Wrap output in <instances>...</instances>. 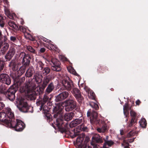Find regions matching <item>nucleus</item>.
<instances>
[{
  "label": "nucleus",
  "mask_w": 148,
  "mask_h": 148,
  "mask_svg": "<svg viewBox=\"0 0 148 148\" xmlns=\"http://www.w3.org/2000/svg\"><path fill=\"white\" fill-rule=\"evenodd\" d=\"M9 45L7 43H5L3 45V47L1 49V51L3 54L7 51L9 48Z\"/></svg>",
  "instance_id": "nucleus-25"
},
{
  "label": "nucleus",
  "mask_w": 148,
  "mask_h": 148,
  "mask_svg": "<svg viewBox=\"0 0 148 148\" xmlns=\"http://www.w3.org/2000/svg\"><path fill=\"white\" fill-rule=\"evenodd\" d=\"M3 19V17L0 14V26L1 27H3L4 25Z\"/></svg>",
  "instance_id": "nucleus-40"
},
{
  "label": "nucleus",
  "mask_w": 148,
  "mask_h": 148,
  "mask_svg": "<svg viewBox=\"0 0 148 148\" xmlns=\"http://www.w3.org/2000/svg\"><path fill=\"white\" fill-rule=\"evenodd\" d=\"M74 132L75 134L72 136V138H74L76 137L77 135H79L76 139V142L78 146H81L84 139L85 136L84 134H82L79 135L78 133L75 134V132Z\"/></svg>",
  "instance_id": "nucleus-12"
},
{
  "label": "nucleus",
  "mask_w": 148,
  "mask_h": 148,
  "mask_svg": "<svg viewBox=\"0 0 148 148\" xmlns=\"http://www.w3.org/2000/svg\"><path fill=\"white\" fill-rule=\"evenodd\" d=\"M51 61L50 62L49 60H47V62L52 65L51 66L52 69L55 71H59L61 70L60 63L59 61L56 59H51Z\"/></svg>",
  "instance_id": "nucleus-5"
},
{
  "label": "nucleus",
  "mask_w": 148,
  "mask_h": 148,
  "mask_svg": "<svg viewBox=\"0 0 148 148\" xmlns=\"http://www.w3.org/2000/svg\"><path fill=\"white\" fill-rule=\"evenodd\" d=\"M74 115V114L73 112L67 113L64 115V118L65 121H69L72 119Z\"/></svg>",
  "instance_id": "nucleus-19"
},
{
  "label": "nucleus",
  "mask_w": 148,
  "mask_h": 148,
  "mask_svg": "<svg viewBox=\"0 0 148 148\" xmlns=\"http://www.w3.org/2000/svg\"><path fill=\"white\" fill-rule=\"evenodd\" d=\"M136 134V132L135 131H132L130 132L127 134V136L130 137L133 136Z\"/></svg>",
  "instance_id": "nucleus-39"
},
{
  "label": "nucleus",
  "mask_w": 148,
  "mask_h": 148,
  "mask_svg": "<svg viewBox=\"0 0 148 148\" xmlns=\"http://www.w3.org/2000/svg\"><path fill=\"white\" fill-rule=\"evenodd\" d=\"M50 70L49 68L47 67L44 69L43 73L44 74H45V75H47L50 72Z\"/></svg>",
  "instance_id": "nucleus-37"
},
{
  "label": "nucleus",
  "mask_w": 148,
  "mask_h": 148,
  "mask_svg": "<svg viewBox=\"0 0 148 148\" xmlns=\"http://www.w3.org/2000/svg\"><path fill=\"white\" fill-rule=\"evenodd\" d=\"M45 51V49L44 48H42L40 49V51L41 53H43Z\"/></svg>",
  "instance_id": "nucleus-51"
},
{
  "label": "nucleus",
  "mask_w": 148,
  "mask_h": 148,
  "mask_svg": "<svg viewBox=\"0 0 148 148\" xmlns=\"http://www.w3.org/2000/svg\"><path fill=\"white\" fill-rule=\"evenodd\" d=\"M50 46V48H49V49L51 50H52V49H54V47H55L54 45L52 44H51L49 45Z\"/></svg>",
  "instance_id": "nucleus-49"
},
{
  "label": "nucleus",
  "mask_w": 148,
  "mask_h": 148,
  "mask_svg": "<svg viewBox=\"0 0 148 148\" xmlns=\"http://www.w3.org/2000/svg\"><path fill=\"white\" fill-rule=\"evenodd\" d=\"M3 40H4V41H5V42L7 41V37H6V36H4Z\"/></svg>",
  "instance_id": "nucleus-55"
},
{
  "label": "nucleus",
  "mask_w": 148,
  "mask_h": 148,
  "mask_svg": "<svg viewBox=\"0 0 148 148\" xmlns=\"http://www.w3.org/2000/svg\"><path fill=\"white\" fill-rule=\"evenodd\" d=\"M120 134L121 135L123 134V130H121L120 131Z\"/></svg>",
  "instance_id": "nucleus-60"
},
{
  "label": "nucleus",
  "mask_w": 148,
  "mask_h": 148,
  "mask_svg": "<svg viewBox=\"0 0 148 148\" xmlns=\"http://www.w3.org/2000/svg\"><path fill=\"white\" fill-rule=\"evenodd\" d=\"M90 106L92 108L95 110H98L99 109V106L97 103L95 102H90Z\"/></svg>",
  "instance_id": "nucleus-31"
},
{
  "label": "nucleus",
  "mask_w": 148,
  "mask_h": 148,
  "mask_svg": "<svg viewBox=\"0 0 148 148\" xmlns=\"http://www.w3.org/2000/svg\"><path fill=\"white\" fill-rule=\"evenodd\" d=\"M88 97L90 99H95V94L92 91L88 90Z\"/></svg>",
  "instance_id": "nucleus-29"
},
{
  "label": "nucleus",
  "mask_w": 148,
  "mask_h": 148,
  "mask_svg": "<svg viewBox=\"0 0 148 148\" xmlns=\"http://www.w3.org/2000/svg\"><path fill=\"white\" fill-rule=\"evenodd\" d=\"M95 145L94 143L91 142V144L86 145L82 146L83 148H93Z\"/></svg>",
  "instance_id": "nucleus-34"
},
{
  "label": "nucleus",
  "mask_w": 148,
  "mask_h": 148,
  "mask_svg": "<svg viewBox=\"0 0 148 148\" xmlns=\"http://www.w3.org/2000/svg\"><path fill=\"white\" fill-rule=\"evenodd\" d=\"M90 111H88L87 112V116L88 117L89 116H90Z\"/></svg>",
  "instance_id": "nucleus-54"
},
{
  "label": "nucleus",
  "mask_w": 148,
  "mask_h": 148,
  "mask_svg": "<svg viewBox=\"0 0 148 148\" xmlns=\"http://www.w3.org/2000/svg\"><path fill=\"white\" fill-rule=\"evenodd\" d=\"M136 120L134 118H132L130 122L127 124V127L129 128L132 127L136 123Z\"/></svg>",
  "instance_id": "nucleus-28"
},
{
  "label": "nucleus",
  "mask_w": 148,
  "mask_h": 148,
  "mask_svg": "<svg viewBox=\"0 0 148 148\" xmlns=\"http://www.w3.org/2000/svg\"><path fill=\"white\" fill-rule=\"evenodd\" d=\"M73 94L79 102L83 100V98L81 96L79 90L77 88H74L73 89Z\"/></svg>",
  "instance_id": "nucleus-14"
},
{
  "label": "nucleus",
  "mask_w": 148,
  "mask_h": 148,
  "mask_svg": "<svg viewBox=\"0 0 148 148\" xmlns=\"http://www.w3.org/2000/svg\"><path fill=\"white\" fill-rule=\"evenodd\" d=\"M62 87L60 89V90H62Z\"/></svg>",
  "instance_id": "nucleus-64"
},
{
  "label": "nucleus",
  "mask_w": 148,
  "mask_h": 148,
  "mask_svg": "<svg viewBox=\"0 0 148 148\" xmlns=\"http://www.w3.org/2000/svg\"><path fill=\"white\" fill-rule=\"evenodd\" d=\"M4 106L5 105L3 102H0V110H2Z\"/></svg>",
  "instance_id": "nucleus-47"
},
{
  "label": "nucleus",
  "mask_w": 148,
  "mask_h": 148,
  "mask_svg": "<svg viewBox=\"0 0 148 148\" xmlns=\"http://www.w3.org/2000/svg\"><path fill=\"white\" fill-rule=\"evenodd\" d=\"M49 79L47 78H45L44 81L43 83V85L46 86L47 84L49 82Z\"/></svg>",
  "instance_id": "nucleus-44"
},
{
  "label": "nucleus",
  "mask_w": 148,
  "mask_h": 148,
  "mask_svg": "<svg viewBox=\"0 0 148 148\" xmlns=\"http://www.w3.org/2000/svg\"><path fill=\"white\" fill-rule=\"evenodd\" d=\"M30 62V56L29 55H26L22 60V62L25 65H27L29 64Z\"/></svg>",
  "instance_id": "nucleus-20"
},
{
  "label": "nucleus",
  "mask_w": 148,
  "mask_h": 148,
  "mask_svg": "<svg viewBox=\"0 0 148 148\" xmlns=\"http://www.w3.org/2000/svg\"><path fill=\"white\" fill-rule=\"evenodd\" d=\"M10 39L11 40L14 41L16 40V38L15 37L13 36H11L10 37Z\"/></svg>",
  "instance_id": "nucleus-50"
},
{
  "label": "nucleus",
  "mask_w": 148,
  "mask_h": 148,
  "mask_svg": "<svg viewBox=\"0 0 148 148\" xmlns=\"http://www.w3.org/2000/svg\"><path fill=\"white\" fill-rule=\"evenodd\" d=\"M5 14L10 19H13L14 17L15 16L14 13L11 14L10 11L7 8L5 9Z\"/></svg>",
  "instance_id": "nucleus-22"
},
{
  "label": "nucleus",
  "mask_w": 148,
  "mask_h": 148,
  "mask_svg": "<svg viewBox=\"0 0 148 148\" xmlns=\"http://www.w3.org/2000/svg\"><path fill=\"white\" fill-rule=\"evenodd\" d=\"M15 53V49L14 48L10 49L5 56V58L8 60H10L13 56Z\"/></svg>",
  "instance_id": "nucleus-17"
},
{
  "label": "nucleus",
  "mask_w": 148,
  "mask_h": 148,
  "mask_svg": "<svg viewBox=\"0 0 148 148\" xmlns=\"http://www.w3.org/2000/svg\"><path fill=\"white\" fill-rule=\"evenodd\" d=\"M45 102H36V104L38 106L40 105V110H41Z\"/></svg>",
  "instance_id": "nucleus-41"
},
{
  "label": "nucleus",
  "mask_w": 148,
  "mask_h": 148,
  "mask_svg": "<svg viewBox=\"0 0 148 148\" xmlns=\"http://www.w3.org/2000/svg\"><path fill=\"white\" fill-rule=\"evenodd\" d=\"M133 141V140L132 139H128L127 141L125 140H124L123 143L122 144V145L124 146V148H129V144L128 143H132Z\"/></svg>",
  "instance_id": "nucleus-23"
},
{
  "label": "nucleus",
  "mask_w": 148,
  "mask_h": 148,
  "mask_svg": "<svg viewBox=\"0 0 148 148\" xmlns=\"http://www.w3.org/2000/svg\"><path fill=\"white\" fill-rule=\"evenodd\" d=\"M15 104L19 110L24 112H28L30 107L27 102H16Z\"/></svg>",
  "instance_id": "nucleus-7"
},
{
  "label": "nucleus",
  "mask_w": 148,
  "mask_h": 148,
  "mask_svg": "<svg viewBox=\"0 0 148 148\" xmlns=\"http://www.w3.org/2000/svg\"><path fill=\"white\" fill-rule=\"evenodd\" d=\"M92 138V143H102L103 142L101 136H99V135L97 134H95L94 135Z\"/></svg>",
  "instance_id": "nucleus-15"
},
{
  "label": "nucleus",
  "mask_w": 148,
  "mask_h": 148,
  "mask_svg": "<svg viewBox=\"0 0 148 148\" xmlns=\"http://www.w3.org/2000/svg\"><path fill=\"white\" fill-rule=\"evenodd\" d=\"M5 111L6 112V115L8 118V119L10 120V122H11L12 120V121L13 120L12 119L10 120V119L12 118L14 116V114L11 111V109L9 108H7L5 110Z\"/></svg>",
  "instance_id": "nucleus-18"
},
{
  "label": "nucleus",
  "mask_w": 148,
  "mask_h": 148,
  "mask_svg": "<svg viewBox=\"0 0 148 148\" xmlns=\"http://www.w3.org/2000/svg\"><path fill=\"white\" fill-rule=\"evenodd\" d=\"M52 97L51 96H48L46 95H44L43 98V102H49L51 101Z\"/></svg>",
  "instance_id": "nucleus-32"
},
{
  "label": "nucleus",
  "mask_w": 148,
  "mask_h": 148,
  "mask_svg": "<svg viewBox=\"0 0 148 148\" xmlns=\"http://www.w3.org/2000/svg\"><path fill=\"white\" fill-rule=\"evenodd\" d=\"M136 104H137V105H139V103H140V102H136Z\"/></svg>",
  "instance_id": "nucleus-61"
},
{
  "label": "nucleus",
  "mask_w": 148,
  "mask_h": 148,
  "mask_svg": "<svg viewBox=\"0 0 148 148\" xmlns=\"http://www.w3.org/2000/svg\"><path fill=\"white\" fill-rule=\"evenodd\" d=\"M6 88L3 86H0V93H4L5 92Z\"/></svg>",
  "instance_id": "nucleus-38"
},
{
  "label": "nucleus",
  "mask_w": 148,
  "mask_h": 148,
  "mask_svg": "<svg viewBox=\"0 0 148 148\" xmlns=\"http://www.w3.org/2000/svg\"><path fill=\"white\" fill-rule=\"evenodd\" d=\"M8 24L10 27L14 29H17L18 28V26L12 21H10Z\"/></svg>",
  "instance_id": "nucleus-33"
},
{
  "label": "nucleus",
  "mask_w": 148,
  "mask_h": 148,
  "mask_svg": "<svg viewBox=\"0 0 148 148\" xmlns=\"http://www.w3.org/2000/svg\"><path fill=\"white\" fill-rule=\"evenodd\" d=\"M56 121L57 122L56 124L58 127L60 128H61V126L62 125L61 124V123L60 122H59L58 120V119H56Z\"/></svg>",
  "instance_id": "nucleus-46"
},
{
  "label": "nucleus",
  "mask_w": 148,
  "mask_h": 148,
  "mask_svg": "<svg viewBox=\"0 0 148 148\" xmlns=\"http://www.w3.org/2000/svg\"><path fill=\"white\" fill-rule=\"evenodd\" d=\"M9 66L11 67L14 71H21V73H23L25 71V68L24 67L21 66V64L17 61L12 60L9 64Z\"/></svg>",
  "instance_id": "nucleus-4"
},
{
  "label": "nucleus",
  "mask_w": 148,
  "mask_h": 148,
  "mask_svg": "<svg viewBox=\"0 0 148 148\" xmlns=\"http://www.w3.org/2000/svg\"><path fill=\"white\" fill-rule=\"evenodd\" d=\"M34 73L33 68H30L27 71L26 73V75L27 77H29L32 76Z\"/></svg>",
  "instance_id": "nucleus-24"
},
{
  "label": "nucleus",
  "mask_w": 148,
  "mask_h": 148,
  "mask_svg": "<svg viewBox=\"0 0 148 148\" xmlns=\"http://www.w3.org/2000/svg\"><path fill=\"white\" fill-rule=\"evenodd\" d=\"M54 88V86L53 84L51 83H50L46 89V92L48 93H49L53 90Z\"/></svg>",
  "instance_id": "nucleus-26"
},
{
  "label": "nucleus",
  "mask_w": 148,
  "mask_h": 148,
  "mask_svg": "<svg viewBox=\"0 0 148 148\" xmlns=\"http://www.w3.org/2000/svg\"><path fill=\"white\" fill-rule=\"evenodd\" d=\"M136 102H140V101H139V100H137V101H136Z\"/></svg>",
  "instance_id": "nucleus-63"
},
{
  "label": "nucleus",
  "mask_w": 148,
  "mask_h": 148,
  "mask_svg": "<svg viewBox=\"0 0 148 148\" xmlns=\"http://www.w3.org/2000/svg\"><path fill=\"white\" fill-rule=\"evenodd\" d=\"M62 79V84L64 88L68 90H71L73 86L72 81L66 76H65Z\"/></svg>",
  "instance_id": "nucleus-6"
},
{
  "label": "nucleus",
  "mask_w": 148,
  "mask_h": 148,
  "mask_svg": "<svg viewBox=\"0 0 148 148\" xmlns=\"http://www.w3.org/2000/svg\"><path fill=\"white\" fill-rule=\"evenodd\" d=\"M6 114L4 112H0V121L3 122L5 124L6 126L8 127L10 123V120L7 119L6 118Z\"/></svg>",
  "instance_id": "nucleus-13"
},
{
  "label": "nucleus",
  "mask_w": 148,
  "mask_h": 148,
  "mask_svg": "<svg viewBox=\"0 0 148 148\" xmlns=\"http://www.w3.org/2000/svg\"><path fill=\"white\" fill-rule=\"evenodd\" d=\"M129 108H128V104L127 102L125 103V105L123 106V113L124 115L126 117L129 114Z\"/></svg>",
  "instance_id": "nucleus-21"
},
{
  "label": "nucleus",
  "mask_w": 148,
  "mask_h": 148,
  "mask_svg": "<svg viewBox=\"0 0 148 148\" xmlns=\"http://www.w3.org/2000/svg\"><path fill=\"white\" fill-rule=\"evenodd\" d=\"M2 38V34L1 32V31H0V40H1V38Z\"/></svg>",
  "instance_id": "nucleus-57"
},
{
  "label": "nucleus",
  "mask_w": 148,
  "mask_h": 148,
  "mask_svg": "<svg viewBox=\"0 0 148 148\" xmlns=\"http://www.w3.org/2000/svg\"><path fill=\"white\" fill-rule=\"evenodd\" d=\"M68 102H72L73 101V99L72 97H71L68 100Z\"/></svg>",
  "instance_id": "nucleus-53"
},
{
  "label": "nucleus",
  "mask_w": 148,
  "mask_h": 148,
  "mask_svg": "<svg viewBox=\"0 0 148 148\" xmlns=\"http://www.w3.org/2000/svg\"><path fill=\"white\" fill-rule=\"evenodd\" d=\"M8 127L13 128L17 131H21L24 128L25 125L20 120L16 119V122L12 120L11 122L9 124Z\"/></svg>",
  "instance_id": "nucleus-3"
},
{
  "label": "nucleus",
  "mask_w": 148,
  "mask_h": 148,
  "mask_svg": "<svg viewBox=\"0 0 148 148\" xmlns=\"http://www.w3.org/2000/svg\"><path fill=\"white\" fill-rule=\"evenodd\" d=\"M27 49L31 52L34 53H35V49L31 46H28L27 47Z\"/></svg>",
  "instance_id": "nucleus-36"
},
{
  "label": "nucleus",
  "mask_w": 148,
  "mask_h": 148,
  "mask_svg": "<svg viewBox=\"0 0 148 148\" xmlns=\"http://www.w3.org/2000/svg\"><path fill=\"white\" fill-rule=\"evenodd\" d=\"M107 130V128L105 127H104L101 128H98L97 129V131L99 133H103Z\"/></svg>",
  "instance_id": "nucleus-35"
},
{
  "label": "nucleus",
  "mask_w": 148,
  "mask_h": 148,
  "mask_svg": "<svg viewBox=\"0 0 148 148\" xmlns=\"http://www.w3.org/2000/svg\"><path fill=\"white\" fill-rule=\"evenodd\" d=\"M139 123L140 126L143 128H145L146 126V121L144 118L142 119L139 121Z\"/></svg>",
  "instance_id": "nucleus-27"
},
{
  "label": "nucleus",
  "mask_w": 148,
  "mask_h": 148,
  "mask_svg": "<svg viewBox=\"0 0 148 148\" xmlns=\"http://www.w3.org/2000/svg\"><path fill=\"white\" fill-rule=\"evenodd\" d=\"M43 40L45 42H47L48 40L47 39L45 38H44L43 39Z\"/></svg>",
  "instance_id": "nucleus-59"
},
{
  "label": "nucleus",
  "mask_w": 148,
  "mask_h": 148,
  "mask_svg": "<svg viewBox=\"0 0 148 148\" xmlns=\"http://www.w3.org/2000/svg\"><path fill=\"white\" fill-rule=\"evenodd\" d=\"M69 93L66 91L60 93L56 97L55 100L56 102L61 101L65 99L69 95Z\"/></svg>",
  "instance_id": "nucleus-11"
},
{
  "label": "nucleus",
  "mask_w": 148,
  "mask_h": 148,
  "mask_svg": "<svg viewBox=\"0 0 148 148\" xmlns=\"http://www.w3.org/2000/svg\"><path fill=\"white\" fill-rule=\"evenodd\" d=\"M16 92L15 89L11 87L9 88L7 92H6V95L8 97V99L11 101H13L14 99V94Z\"/></svg>",
  "instance_id": "nucleus-10"
},
{
  "label": "nucleus",
  "mask_w": 148,
  "mask_h": 148,
  "mask_svg": "<svg viewBox=\"0 0 148 148\" xmlns=\"http://www.w3.org/2000/svg\"><path fill=\"white\" fill-rule=\"evenodd\" d=\"M74 102H60L58 103L55 107L54 110L56 111V114H55L54 116L57 117L61 115L62 110L64 106H65V110L66 111H69L73 110L76 107V104L74 103Z\"/></svg>",
  "instance_id": "nucleus-2"
},
{
  "label": "nucleus",
  "mask_w": 148,
  "mask_h": 148,
  "mask_svg": "<svg viewBox=\"0 0 148 148\" xmlns=\"http://www.w3.org/2000/svg\"><path fill=\"white\" fill-rule=\"evenodd\" d=\"M40 89L39 87L36 88L31 86L29 82H27L24 85L21 87L20 92L27 94L28 99L32 101L36 98V95L39 94Z\"/></svg>",
  "instance_id": "nucleus-1"
},
{
  "label": "nucleus",
  "mask_w": 148,
  "mask_h": 148,
  "mask_svg": "<svg viewBox=\"0 0 148 148\" xmlns=\"http://www.w3.org/2000/svg\"><path fill=\"white\" fill-rule=\"evenodd\" d=\"M20 29L23 32H25L26 31V27L25 26H21L19 27Z\"/></svg>",
  "instance_id": "nucleus-43"
},
{
  "label": "nucleus",
  "mask_w": 148,
  "mask_h": 148,
  "mask_svg": "<svg viewBox=\"0 0 148 148\" xmlns=\"http://www.w3.org/2000/svg\"><path fill=\"white\" fill-rule=\"evenodd\" d=\"M82 121V119H75L71 122L70 124V126L71 127H75L81 124Z\"/></svg>",
  "instance_id": "nucleus-16"
},
{
  "label": "nucleus",
  "mask_w": 148,
  "mask_h": 148,
  "mask_svg": "<svg viewBox=\"0 0 148 148\" xmlns=\"http://www.w3.org/2000/svg\"><path fill=\"white\" fill-rule=\"evenodd\" d=\"M67 69L70 73L77 76L78 75V74L76 73L75 70L72 67H68Z\"/></svg>",
  "instance_id": "nucleus-30"
},
{
  "label": "nucleus",
  "mask_w": 148,
  "mask_h": 148,
  "mask_svg": "<svg viewBox=\"0 0 148 148\" xmlns=\"http://www.w3.org/2000/svg\"><path fill=\"white\" fill-rule=\"evenodd\" d=\"M130 114L131 116L132 117V118H134L135 119V117L136 116V113L135 112L131 110L130 112Z\"/></svg>",
  "instance_id": "nucleus-42"
},
{
  "label": "nucleus",
  "mask_w": 148,
  "mask_h": 148,
  "mask_svg": "<svg viewBox=\"0 0 148 148\" xmlns=\"http://www.w3.org/2000/svg\"><path fill=\"white\" fill-rule=\"evenodd\" d=\"M26 54L24 52L21 53L19 55V57L21 59H22V60L23 58L25 57L26 55Z\"/></svg>",
  "instance_id": "nucleus-45"
},
{
  "label": "nucleus",
  "mask_w": 148,
  "mask_h": 148,
  "mask_svg": "<svg viewBox=\"0 0 148 148\" xmlns=\"http://www.w3.org/2000/svg\"><path fill=\"white\" fill-rule=\"evenodd\" d=\"M38 64H39V65H40V67H41V69H42L43 68V64L42 63V62H38Z\"/></svg>",
  "instance_id": "nucleus-48"
},
{
  "label": "nucleus",
  "mask_w": 148,
  "mask_h": 148,
  "mask_svg": "<svg viewBox=\"0 0 148 148\" xmlns=\"http://www.w3.org/2000/svg\"><path fill=\"white\" fill-rule=\"evenodd\" d=\"M108 136H106V138L105 139H104H104L105 142V140H108Z\"/></svg>",
  "instance_id": "nucleus-56"
},
{
  "label": "nucleus",
  "mask_w": 148,
  "mask_h": 148,
  "mask_svg": "<svg viewBox=\"0 0 148 148\" xmlns=\"http://www.w3.org/2000/svg\"><path fill=\"white\" fill-rule=\"evenodd\" d=\"M0 82L8 85L11 83V79L8 75L2 73L0 74Z\"/></svg>",
  "instance_id": "nucleus-8"
},
{
  "label": "nucleus",
  "mask_w": 148,
  "mask_h": 148,
  "mask_svg": "<svg viewBox=\"0 0 148 148\" xmlns=\"http://www.w3.org/2000/svg\"><path fill=\"white\" fill-rule=\"evenodd\" d=\"M80 126L81 127H80V128L79 129V130L77 131L78 132H79L80 131L83 130V127H84L83 125V124L81 125Z\"/></svg>",
  "instance_id": "nucleus-52"
},
{
  "label": "nucleus",
  "mask_w": 148,
  "mask_h": 148,
  "mask_svg": "<svg viewBox=\"0 0 148 148\" xmlns=\"http://www.w3.org/2000/svg\"><path fill=\"white\" fill-rule=\"evenodd\" d=\"M3 0L4 2L6 4H8V1L7 0Z\"/></svg>",
  "instance_id": "nucleus-58"
},
{
  "label": "nucleus",
  "mask_w": 148,
  "mask_h": 148,
  "mask_svg": "<svg viewBox=\"0 0 148 148\" xmlns=\"http://www.w3.org/2000/svg\"><path fill=\"white\" fill-rule=\"evenodd\" d=\"M90 121L91 123L92 124L95 123L99 125H100L101 122V121L98 118L97 114L96 112H94L92 114Z\"/></svg>",
  "instance_id": "nucleus-9"
},
{
  "label": "nucleus",
  "mask_w": 148,
  "mask_h": 148,
  "mask_svg": "<svg viewBox=\"0 0 148 148\" xmlns=\"http://www.w3.org/2000/svg\"><path fill=\"white\" fill-rule=\"evenodd\" d=\"M128 121V119H127L126 120V122H127V121Z\"/></svg>",
  "instance_id": "nucleus-62"
}]
</instances>
